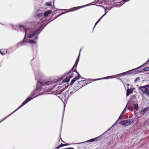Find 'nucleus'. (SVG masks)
<instances>
[{
	"instance_id": "32",
	"label": "nucleus",
	"mask_w": 149,
	"mask_h": 149,
	"mask_svg": "<svg viewBox=\"0 0 149 149\" xmlns=\"http://www.w3.org/2000/svg\"><path fill=\"white\" fill-rule=\"evenodd\" d=\"M11 115L10 114L9 115H8V116H7L5 118H4L2 120H1V121H0V123L2 121H3L4 120H5V119H6L8 117H9Z\"/></svg>"
},
{
	"instance_id": "21",
	"label": "nucleus",
	"mask_w": 149,
	"mask_h": 149,
	"mask_svg": "<svg viewBox=\"0 0 149 149\" xmlns=\"http://www.w3.org/2000/svg\"><path fill=\"white\" fill-rule=\"evenodd\" d=\"M68 12H61V13L59 15H58L55 17V18L54 19H56V18H57V17H59V16H60V15L63 14H64L66 13H67Z\"/></svg>"
},
{
	"instance_id": "30",
	"label": "nucleus",
	"mask_w": 149,
	"mask_h": 149,
	"mask_svg": "<svg viewBox=\"0 0 149 149\" xmlns=\"http://www.w3.org/2000/svg\"><path fill=\"white\" fill-rule=\"evenodd\" d=\"M104 9V12H105V13L103 15H102V16L103 17L104 16L106 15V14L108 12V11L107 12H106V8H105Z\"/></svg>"
},
{
	"instance_id": "10",
	"label": "nucleus",
	"mask_w": 149,
	"mask_h": 149,
	"mask_svg": "<svg viewBox=\"0 0 149 149\" xmlns=\"http://www.w3.org/2000/svg\"><path fill=\"white\" fill-rule=\"evenodd\" d=\"M138 68H136L129 70V71H126V72L122 73H123V75H127L128 74H130L132 73L133 71L134 70H138Z\"/></svg>"
},
{
	"instance_id": "53",
	"label": "nucleus",
	"mask_w": 149,
	"mask_h": 149,
	"mask_svg": "<svg viewBox=\"0 0 149 149\" xmlns=\"http://www.w3.org/2000/svg\"><path fill=\"white\" fill-rule=\"evenodd\" d=\"M116 0H114V2H116V1H115Z\"/></svg>"
},
{
	"instance_id": "42",
	"label": "nucleus",
	"mask_w": 149,
	"mask_h": 149,
	"mask_svg": "<svg viewBox=\"0 0 149 149\" xmlns=\"http://www.w3.org/2000/svg\"><path fill=\"white\" fill-rule=\"evenodd\" d=\"M78 77H79V78H80L81 79H85V78H83V77H81L80 75V76H79V77L78 76Z\"/></svg>"
},
{
	"instance_id": "47",
	"label": "nucleus",
	"mask_w": 149,
	"mask_h": 149,
	"mask_svg": "<svg viewBox=\"0 0 149 149\" xmlns=\"http://www.w3.org/2000/svg\"><path fill=\"white\" fill-rule=\"evenodd\" d=\"M70 144H68V143H67V144H65V146L70 145Z\"/></svg>"
},
{
	"instance_id": "12",
	"label": "nucleus",
	"mask_w": 149,
	"mask_h": 149,
	"mask_svg": "<svg viewBox=\"0 0 149 149\" xmlns=\"http://www.w3.org/2000/svg\"><path fill=\"white\" fill-rule=\"evenodd\" d=\"M81 49H80V52H79V55L78 56L75 61V64H74V65L73 66V67L72 68V69H74L75 67H77V65L78 63L79 62V58L80 54V52Z\"/></svg>"
},
{
	"instance_id": "26",
	"label": "nucleus",
	"mask_w": 149,
	"mask_h": 149,
	"mask_svg": "<svg viewBox=\"0 0 149 149\" xmlns=\"http://www.w3.org/2000/svg\"><path fill=\"white\" fill-rule=\"evenodd\" d=\"M140 80V77H137L136 78L134 79V81L135 82H136L137 81H139Z\"/></svg>"
},
{
	"instance_id": "29",
	"label": "nucleus",
	"mask_w": 149,
	"mask_h": 149,
	"mask_svg": "<svg viewBox=\"0 0 149 149\" xmlns=\"http://www.w3.org/2000/svg\"><path fill=\"white\" fill-rule=\"evenodd\" d=\"M143 70L144 71H148L149 70L148 68V67H146L144 68H143Z\"/></svg>"
},
{
	"instance_id": "39",
	"label": "nucleus",
	"mask_w": 149,
	"mask_h": 149,
	"mask_svg": "<svg viewBox=\"0 0 149 149\" xmlns=\"http://www.w3.org/2000/svg\"><path fill=\"white\" fill-rule=\"evenodd\" d=\"M103 17L102 16H101L98 19V20L97 21V22L98 23L101 20V19Z\"/></svg>"
},
{
	"instance_id": "36",
	"label": "nucleus",
	"mask_w": 149,
	"mask_h": 149,
	"mask_svg": "<svg viewBox=\"0 0 149 149\" xmlns=\"http://www.w3.org/2000/svg\"><path fill=\"white\" fill-rule=\"evenodd\" d=\"M126 107H125V108L123 110V111L122 112L121 114H120V116H121L122 115V114L123 113L125 112L126 111V110H125V109L126 108Z\"/></svg>"
},
{
	"instance_id": "24",
	"label": "nucleus",
	"mask_w": 149,
	"mask_h": 149,
	"mask_svg": "<svg viewBox=\"0 0 149 149\" xmlns=\"http://www.w3.org/2000/svg\"><path fill=\"white\" fill-rule=\"evenodd\" d=\"M76 81L73 78L71 81V82H70V85H72L74 83V82Z\"/></svg>"
},
{
	"instance_id": "35",
	"label": "nucleus",
	"mask_w": 149,
	"mask_h": 149,
	"mask_svg": "<svg viewBox=\"0 0 149 149\" xmlns=\"http://www.w3.org/2000/svg\"><path fill=\"white\" fill-rule=\"evenodd\" d=\"M38 35H37L34 38V40H38Z\"/></svg>"
},
{
	"instance_id": "28",
	"label": "nucleus",
	"mask_w": 149,
	"mask_h": 149,
	"mask_svg": "<svg viewBox=\"0 0 149 149\" xmlns=\"http://www.w3.org/2000/svg\"><path fill=\"white\" fill-rule=\"evenodd\" d=\"M113 7H114V6H111L109 8H108V7H106V9L107 10H111Z\"/></svg>"
},
{
	"instance_id": "27",
	"label": "nucleus",
	"mask_w": 149,
	"mask_h": 149,
	"mask_svg": "<svg viewBox=\"0 0 149 149\" xmlns=\"http://www.w3.org/2000/svg\"><path fill=\"white\" fill-rule=\"evenodd\" d=\"M10 25L12 27L13 29H15V28L17 27V25H14L12 24H10Z\"/></svg>"
},
{
	"instance_id": "14",
	"label": "nucleus",
	"mask_w": 149,
	"mask_h": 149,
	"mask_svg": "<svg viewBox=\"0 0 149 149\" xmlns=\"http://www.w3.org/2000/svg\"><path fill=\"white\" fill-rule=\"evenodd\" d=\"M106 78V77H103V78H99V79H88L86 80V81H88V80L89 81H90V80H93V81H95L98 80H100L102 79H104V78Z\"/></svg>"
},
{
	"instance_id": "13",
	"label": "nucleus",
	"mask_w": 149,
	"mask_h": 149,
	"mask_svg": "<svg viewBox=\"0 0 149 149\" xmlns=\"http://www.w3.org/2000/svg\"><path fill=\"white\" fill-rule=\"evenodd\" d=\"M52 12V11L51 10H48L45 11L43 13V15L45 17H47L48 15L51 13Z\"/></svg>"
},
{
	"instance_id": "5",
	"label": "nucleus",
	"mask_w": 149,
	"mask_h": 149,
	"mask_svg": "<svg viewBox=\"0 0 149 149\" xmlns=\"http://www.w3.org/2000/svg\"><path fill=\"white\" fill-rule=\"evenodd\" d=\"M33 97L31 96L29 97H28L22 104L17 109H16L14 112H12L10 114V115H12L13 113H14L16 111L18 110L19 109L22 107L23 106L25 105L26 104L28 103V102L31 100L32 99L34 98Z\"/></svg>"
},
{
	"instance_id": "25",
	"label": "nucleus",
	"mask_w": 149,
	"mask_h": 149,
	"mask_svg": "<svg viewBox=\"0 0 149 149\" xmlns=\"http://www.w3.org/2000/svg\"><path fill=\"white\" fill-rule=\"evenodd\" d=\"M46 5L48 6H51V2H48L46 3Z\"/></svg>"
},
{
	"instance_id": "22",
	"label": "nucleus",
	"mask_w": 149,
	"mask_h": 149,
	"mask_svg": "<svg viewBox=\"0 0 149 149\" xmlns=\"http://www.w3.org/2000/svg\"><path fill=\"white\" fill-rule=\"evenodd\" d=\"M148 62H147V61L146 62V63H144L143 64L141 65V66H140L137 68H138V69L139 68H141L142 67H143V66L144 65L146 66L148 64Z\"/></svg>"
},
{
	"instance_id": "7",
	"label": "nucleus",
	"mask_w": 149,
	"mask_h": 149,
	"mask_svg": "<svg viewBox=\"0 0 149 149\" xmlns=\"http://www.w3.org/2000/svg\"><path fill=\"white\" fill-rule=\"evenodd\" d=\"M98 137H96L95 138L92 139H91L89 140H88V141H85V142H80L79 143H73V144H81V143H86V142L88 143V142H93L94 141H95V140H97V138H98Z\"/></svg>"
},
{
	"instance_id": "1",
	"label": "nucleus",
	"mask_w": 149,
	"mask_h": 149,
	"mask_svg": "<svg viewBox=\"0 0 149 149\" xmlns=\"http://www.w3.org/2000/svg\"><path fill=\"white\" fill-rule=\"evenodd\" d=\"M19 28H23L25 31V36L24 39L21 42L18 43L17 45L18 46L22 45L24 44L25 42H29L31 44H35L36 42L32 40L28 39V38H31L36 35L38 34L42 30L44 27L43 25L39 26L34 30H32L30 28H25L23 25H19Z\"/></svg>"
},
{
	"instance_id": "8",
	"label": "nucleus",
	"mask_w": 149,
	"mask_h": 149,
	"mask_svg": "<svg viewBox=\"0 0 149 149\" xmlns=\"http://www.w3.org/2000/svg\"><path fill=\"white\" fill-rule=\"evenodd\" d=\"M74 68V70H70L69 72H66L65 74H71L72 73H73V72H76L77 74H78V75L79 77V76H80V74L77 71V70H76L77 67H75Z\"/></svg>"
},
{
	"instance_id": "11",
	"label": "nucleus",
	"mask_w": 149,
	"mask_h": 149,
	"mask_svg": "<svg viewBox=\"0 0 149 149\" xmlns=\"http://www.w3.org/2000/svg\"><path fill=\"white\" fill-rule=\"evenodd\" d=\"M122 73L120 74H118L112 75V76H109L107 77H106V78H105V79H111V78H114L115 77H118V76H121L123 75Z\"/></svg>"
},
{
	"instance_id": "58",
	"label": "nucleus",
	"mask_w": 149,
	"mask_h": 149,
	"mask_svg": "<svg viewBox=\"0 0 149 149\" xmlns=\"http://www.w3.org/2000/svg\"><path fill=\"white\" fill-rule=\"evenodd\" d=\"M129 0L130 1V0Z\"/></svg>"
},
{
	"instance_id": "6",
	"label": "nucleus",
	"mask_w": 149,
	"mask_h": 149,
	"mask_svg": "<svg viewBox=\"0 0 149 149\" xmlns=\"http://www.w3.org/2000/svg\"><path fill=\"white\" fill-rule=\"evenodd\" d=\"M133 123V120L132 119H128L124 120L120 122V124L124 126H126L131 125Z\"/></svg>"
},
{
	"instance_id": "23",
	"label": "nucleus",
	"mask_w": 149,
	"mask_h": 149,
	"mask_svg": "<svg viewBox=\"0 0 149 149\" xmlns=\"http://www.w3.org/2000/svg\"><path fill=\"white\" fill-rule=\"evenodd\" d=\"M65 73L64 74V76H67V75H68V74H66L65 73ZM72 73L71 74H69V75H70L69 76V77H68V78H70V79L72 77H73V76L72 75Z\"/></svg>"
},
{
	"instance_id": "50",
	"label": "nucleus",
	"mask_w": 149,
	"mask_h": 149,
	"mask_svg": "<svg viewBox=\"0 0 149 149\" xmlns=\"http://www.w3.org/2000/svg\"><path fill=\"white\" fill-rule=\"evenodd\" d=\"M0 24H1L3 25H5V26H6V24H2L1 23H0Z\"/></svg>"
},
{
	"instance_id": "41",
	"label": "nucleus",
	"mask_w": 149,
	"mask_h": 149,
	"mask_svg": "<svg viewBox=\"0 0 149 149\" xmlns=\"http://www.w3.org/2000/svg\"><path fill=\"white\" fill-rule=\"evenodd\" d=\"M96 6H100V7H101L102 8H104V9H105V8L104 6H102V5H96Z\"/></svg>"
},
{
	"instance_id": "20",
	"label": "nucleus",
	"mask_w": 149,
	"mask_h": 149,
	"mask_svg": "<svg viewBox=\"0 0 149 149\" xmlns=\"http://www.w3.org/2000/svg\"><path fill=\"white\" fill-rule=\"evenodd\" d=\"M43 15V13H40L37 14L36 16L40 18L42 17Z\"/></svg>"
},
{
	"instance_id": "55",
	"label": "nucleus",
	"mask_w": 149,
	"mask_h": 149,
	"mask_svg": "<svg viewBox=\"0 0 149 149\" xmlns=\"http://www.w3.org/2000/svg\"><path fill=\"white\" fill-rule=\"evenodd\" d=\"M147 62H149V59L148 60Z\"/></svg>"
},
{
	"instance_id": "3",
	"label": "nucleus",
	"mask_w": 149,
	"mask_h": 149,
	"mask_svg": "<svg viewBox=\"0 0 149 149\" xmlns=\"http://www.w3.org/2000/svg\"><path fill=\"white\" fill-rule=\"evenodd\" d=\"M138 89L141 91L142 94L148 97H149V84L138 87Z\"/></svg>"
},
{
	"instance_id": "52",
	"label": "nucleus",
	"mask_w": 149,
	"mask_h": 149,
	"mask_svg": "<svg viewBox=\"0 0 149 149\" xmlns=\"http://www.w3.org/2000/svg\"><path fill=\"white\" fill-rule=\"evenodd\" d=\"M61 139V141H63V143H65V142L64 141H62V140Z\"/></svg>"
},
{
	"instance_id": "37",
	"label": "nucleus",
	"mask_w": 149,
	"mask_h": 149,
	"mask_svg": "<svg viewBox=\"0 0 149 149\" xmlns=\"http://www.w3.org/2000/svg\"><path fill=\"white\" fill-rule=\"evenodd\" d=\"M74 79L76 81L77 80L79 79V78L78 76H76Z\"/></svg>"
},
{
	"instance_id": "19",
	"label": "nucleus",
	"mask_w": 149,
	"mask_h": 149,
	"mask_svg": "<svg viewBox=\"0 0 149 149\" xmlns=\"http://www.w3.org/2000/svg\"><path fill=\"white\" fill-rule=\"evenodd\" d=\"M133 106L134 108L136 110H137L138 109L139 107H138V105L137 104H134Z\"/></svg>"
},
{
	"instance_id": "16",
	"label": "nucleus",
	"mask_w": 149,
	"mask_h": 149,
	"mask_svg": "<svg viewBox=\"0 0 149 149\" xmlns=\"http://www.w3.org/2000/svg\"><path fill=\"white\" fill-rule=\"evenodd\" d=\"M75 92V91L74 92H73V91H72V92H71L68 95V96L67 97V99H65L64 100V101H65V102H66V103L68 101V98L71 96V95H72V94H73Z\"/></svg>"
},
{
	"instance_id": "2",
	"label": "nucleus",
	"mask_w": 149,
	"mask_h": 149,
	"mask_svg": "<svg viewBox=\"0 0 149 149\" xmlns=\"http://www.w3.org/2000/svg\"><path fill=\"white\" fill-rule=\"evenodd\" d=\"M34 74L35 80L37 81L38 84L36 85V89H35L31 93V96L34 98L39 95L42 94V92H40L39 93H38L42 88V86L41 85L47 86L52 84L51 81H48L46 80L40 81V78L42 76V74L40 72H35Z\"/></svg>"
},
{
	"instance_id": "33",
	"label": "nucleus",
	"mask_w": 149,
	"mask_h": 149,
	"mask_svg": "<svg viewBox=\"0 0 149 149\" xmlns=\"http://www.w3.org/2000/svg\"><path fill=\"white\" fill-rule=\"evenodd\" d=\"M65 107V105H64V109H63V117H62V122H63V116H64V114Z\"/></svg>"
},
{
	"instance_id": "51",
	"label": "nucleus",
	"mask_w": 149,
	"mask_h": 149,
	"mask_svg": "<svg viewBox=\"0 0 149 149\" xmlns=\"http://www.w3.org/2000/svg\"><path fill=\"white\" fill-rule=\"evenodd\" d=\"M61 139V141H63V143H65V142L64 141H62V140Z\"/></svg>"
},
{
	"instance_id": "57",
	"label": "nucleus",
	"mask_w": 149,
	"mask_h": 149,
	"mask_svg": "<svg viewBox=\"0 0 149 149\" xmlns=\"http://www.w3.org/2000/svg\"><path fill=\"white\" fill-rule=\"evenodd\" d=\"M148 70H149V67H148Z\"/></svg>"
},
{
	"instance_id": "49",
	"label": "nucleus",
	"mask_w": 149,
	"mask_h": 149,
	"mask_svg": "<svg viewBox=\"0 0 149 149\" xmlns=\"http://www.w3.org/2000/svg\"><path fill=\"white\" fill-rule=\"evenodd\" d=\"M106 132H106H104V133H103L102 135H100L99 136H101L102 135L104 134V133H105Z\"/></svg>"
},
{
	"instance_id": "9",
	"label": "nucleus",
	"mask_w": 149,
	"mask_h": 149,
	"mask_svg": "<svg viewBox=\"0 0 149 149\" xmlns=\"http://www.w3.org/2000/svg\"><path fill=\"white\" fill-rule=\"evenodd\" d=\"M149 110V107H146L144 108L143 109L141 110L140 111V113L142 115H144L145 113Z\"/></svg>"
},
{
	"instance_id": "40",
	"label": "nucleus",
	"mask_w": 149,
	"mask_h": 149,
	"mask_svg": "<svg viewBox=\"0 0 149 149\" xmlns=\"http://www.w3.org/2000/svg\"><path fill=\"white\" fill-rule=\"evenodd\" d=\"M0 53L2 55H4L6 54L5 53H3L1 52H0Z\"/></svg>"
},
{
	"instance_id": "45",
	"label": "nucleus",
	"mask_w": 149,
	"mask_h": 149,
	"mask_svg": "<svg viewBox=\"0 0 149 149\" xmlns=\"http://www.w3.org/2000/svg\"><path fill=\"white\" fill-rule=\"evenodd\" d=\"M98 23L96 22L95 23V25L93 28V29H94L95 27V25Z\"/></svg>"
},
{
	"instance_id": "18",
	"label": "nucleus",
	"mask_w": 149,
	"mask_h": 149,
	"mask_svg": "<svg viewBox=\"0 0 149 149\" xmlns=\"http://www.w3.org/2000/svg\"><path fill=\"white\" fill-rule=\"evenodd\" d=\"M123 4L124 3H123L122 2H120L116 5H113V6H114V7H120V6H122Z\"/></svg>"
},
{
	"instance_id": "31",
	"label": "nucleus",
	"mask_w": 149,
	"mask_h": 149,
	"mask_svg": "<svg viewBox=\"0 0 149 149\" xmlns=\"http://www.w3.org/2000/svg\"><path fill=\"white\" fill-rule=\"evenodd\" d=\"M79 82H83V81H84V84H85V85H84V86L85 85H86L88 84L89 83H88V82H86V81L85 80H81V81H79Z\"/></svg>"
},
{
	"instance_id": "15",
	"label": "nucleus",
	"mask_w": 149,
	"mask_h": 149,
	"mask_svg": "<svg viewBox=\"0 0 149 149\" xmlns=\"http://www.w3.org/2000/svg\"><path fill=\"white\" fill-rule=\"evenodd\" d=\"M132 90L129 88L127 89V90L126 95L127 96H128L129 95L132 93Z\"/></svg>"
},
{
	"instance_id": "56",
	"label": "nucleus",
	"mask_w": 149,
	"mask_h": 149,
	"mask_svg": "<svg viewBox=\"0 0 149 149\" xmlns=\"http://www.w3.org/2000/svg\"><path fill=\"white\" fill-rule=\"evenodd\" d=\"M61 100H62V101L63 102V100H61Z\"/></svg>"
},
{
	"instance_id": "17",
	"label": "nucleus",
	"mask_w": 149,
	"mask_h": 149,
	"mask_svg": "<svg viewBox=\"0 0 149 149\" xmlns=\"http://www.w3.org/2000/svg\"><path fill=\"white\" fill-rule=\"evenodd\" d=\"M70 79L68 77H67L65 79L62 81V82L64 83L65 82H68L69 81Z\"/></svg>"
},
{
	"instance_id": "43",
	"label": "nucleus",
	"mask_w": 149,
	"mask_h": 149,
	"mask_svg": "<svg viewBox=\"0 0 149 149\" xmlns=\"http://www.w3.org/2000/svg\"><path fill=\"white\" fill-rule=\"evenodd\" d=\"M61 147L60 145H59L58 146L56 147V149H58Z\"/></svg>"
},
{
	"instance_id": "38",
	"label": "nucleus",
	"mask_w": 149,
	"mask_h": 149,
	"mask_svg": "<svg viewBox=\"0 0 149 149\" xmlns=\"http://www.w3.org/2000/svg\"><path fill=\"white\" fill-rule=\"evenodd\" d=\"M61 147H62L64 146H65V144H63L62 143H61V144L60 145Z\"/></svg>"
},
{
	"instance_id": "34",
	"label": "nucleus",
	"mask_w": 149,
	"mask_h": 149,
	"mask_svg": "<svg viewBox=\"0 0 149 149\" xmlns=\"http://www.w3.org/2000/svg\"><path fill=\"white\" fill-rule=\"evenodd\" d=\"M129 0H122V2L123 3H125L129 1Z\"/></svg>"
},
{
	"instance_id": "54",
	"label": "nucleus",
	"mask_w": 149,
	"mask_h": 149,
	"mask_svg": "<svg viewBox=\"0 0 149 149\" xmlns=\"http://www.w3.org/2000/svg\"><path fill=\"white\" fill-rule=\"evenodd\" d=\"M128 109L129 110H130V109L129 108H128Z\"/></svg>"
},
{
	"instance_id": "4",
	"label": "nucleus",
	"mask_w": 149,
	"mask_h": 149,
	"mask_svg": "<svg viewBox=\"0 0 149 149\" xmlns=\"http://www.w3.org/2000/svg\"><path fill=\"white\" fill-rule=\"evenodd\" d=\"M90 5L89 4H87V5H84V6H81L75 7H73L72 8H70V9H68V10L64 9H58L57 8H54V10H54V14H56V13L55 12V11H57V10L63 11H64V10H69V11H70V12L76 10H78V9H80L81 8H83V7H85L87 6H89Z\"/></svg>"
},
{
	"instance_id": "46",
	"label": "nucleus",
	"mask_w": 149,
	"mask_h": 149,
	"mask_svg": "<svg viewBox=\"0 0 149 149\" xmlns=\"http://www.w3.org/2000/svg\"><path fill=\"white\" fill-rule=\"evenodd\" d=\"M121 116H119V117L118 119V120H117V121H116V122L115 123V124L117 122V121H118V120L120 118V117Z\"/></svg>"
},
{
	"instance_id": "44",
	"label": "nucleus",
	"mask_w": 149,
	"mask_h": 149,
	"mask_svg": "<svg viewBox=\"0 0 149 149\" xmlns=\"http://www.w3.org/2000/svg\"><path fill=\"white\" fill-rule=\"evenodd\" d=\"M66 149H74L73 148L70 147L66 148Z\"/></svg>"
},
{
	"instance_id": "48",
	"label": "nucleus",
	"mask_w": 149,
	"mask_h": 149,
	"mask_svg": "<svg viewBox=\"0 0 149 149\" xmlns=\"http://www.w3.org/2000/svg\"><path fill=\"white\" fill-rule=\"evenodd\" d=\"M112 127H111V128H109L107 130V131H110L111 130V128Z\"/></svg>"
}]
</instances>
